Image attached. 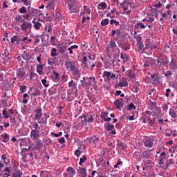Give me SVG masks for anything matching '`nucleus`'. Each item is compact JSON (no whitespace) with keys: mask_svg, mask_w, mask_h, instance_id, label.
Wrapping results in <instances>:
<instances>
[{"mask_svg":"<svg viewBox=\"0 0 177 177\" xmlns=\"http://www.w3.org/2000/svg\"><path fill=\"white\" fill-rule=\"evenodd\" d=\"M47 82L48 81L46 80V79H44L41 80V84H43L45 88H48V86H49V84H46Z\"/></svg>","mask_w":177,"mask_h":177,"instance_id":"nucleus-60","label":"nucleus"},{"mask_svg":"<svg viewBox=\"0 0 177 177\" xmlns=\"http://www.w3.org/2000/svg\"><path fill=\"white\" fill-rule=\"evenodd\" d=\"M57 48L59 50V53H60V55H63V53H64V52H66V50H67V46L64 45V44L63 43H59L57 45Z\"/></svg>","mask_w":177,"mask_h":177,"instance_id":"nucleus-7","label":"nucleus"},{"mask_svg":"<svg viewBox=\"0 0 177 177\" xmlns=\"http://www.w3.org/2000/svg\"><path fill=\"white\" fill-rule=\"evenodd\" d=\"M40 91L38 88H37L34 93H33V96H38V95H39Z\"/></svg>","mask_w":177,"mask_h":177,"instance_id":"nucleus-64","label":"nucleus"},{"mask_svg":"<svg viewBox=\"0 0 177 177\" xmlns=\"http://www.w3.org/2000/svg\"><path fill=\"white\" fill-rule=\"evenodd\" d=\"M62 135H63L62 131H60L58 134H56L54 132L51 133V136H55V138H59V136H62Z\"/></svg>","mask_w":177,"mask_h":177,"instance_id":"nucleus-61","label":"nucleus"},{"mask_svg":"<svg viewBox=\"0 0 177 177\" xmlns=\"http://www.w3.org/2000/svg\"><path fill=\"white\" fill-rule=\"evenodd\" d=\"M145 63H147L149 66H153V64H154V63H156V59H154L151 57H147L145 59Z\"/></svg>","mask_w":177,"mask_h":177,"instance_id":"nucleus-23","label":"nucleus"},{"mask_svg":"<svg viewBox=\"0 0 177 177\" xmlns=\"http://www.w3.org/2000/svg\"><path fill=\"white\" fill-rule=\"evenodd\" d=\"M170 67L171 70H177V61L176 59H171L170 62Z\"/></svg>","mask_w":177,"mask_h":177,"instance_id":"nucleus-20","label":"nucleus"},{"mask_svg":"<svg viewBox=\"0 0 177 177\" xmlns=\"http://www.w3.org/2000/svg\"><path fill=\"white\" fill-rule=\"evenodd\" d=\"M35 116L34 120L36 121H39L41 117H42V108H37L34 111Z\"/></svg>","mask_w":177,"mask_h":177,"instance_id":"nucleus-5","label":"nucleus"},{"mask_svg":"<svg viewBox=\"0 0 177 177\" xmlns=\"http://www.w3.org/2000/svg\"><path fill=\"white\" fill-rule=\"evenodd\" d=\"M125 3H127V1H123L120 5L124 12H127L128 10V6H125Z\"/></svg>","mask_w":177,"mask_h":177,"instance_id":"nucleus-47","label":"nucleus"},{"mask_svg":"<svg viewBox=\"0 0 177 177\" xmlns=\"http://www.w3.org/2000/svg\"><path fill=\"white\" fill-rule=\"evenodd\" d=\"M8 55L6 53L5 54H1L0 53V62L3 63V64H5L6 63V61L5 60V57H6Z\"/></svg>","mask_w":177,"mask_h":177,"instance_id":"nucleus-35","label":"nucleus"},{"mask_svg":"<svg viewBox=\"0 0 177 177\" xmlns=\"http://www.w3.org/2000/svg\"><path fill=\"white\" fill-rule=\"evenodd\" d=\"M150 157V153L149 151H144L141 153V158H149Z\"/></svg>","mask_w":177,"mask_h":177,"instance_id":"nucleus-37","label":"nucleus"},{"mask_svg":"<svg viewBox=\"0 0 177 177\" xmlns=\"http://www.w3.org/2000/svg\"><path fill=\"white\" fill-rule=\"evenodd\" d=\"M144 143L145 147H148L149 149H151V147H153V146L154 145L153 138H150L149 137H147L145 138V141Z\"/></svg>","mask_w":177,"mask_h":177,"instance_id":"nucleus-8","label":"nucleus"},{"mask_svg":"<svg viewBox=\"0 0 177 177\" xmlns=\"http://www.w3.org/2000/svg\"><path fill=\"white\" fill-rule=\"evenodd\" d=\"M106 129L108 131H113L114 129V125L113 124H107L106 125Z\"/></svg>","mask_w":177,"mask_h":177,"instance_id":"nucleus-42","label":"nucleus"},{"mask_svg":"<svg viewBox=\"0 0 177 177\" xmlns=\"http://www.w3.org/2000/svg\"><path fill=\"white\" fill-rule=\"evenodd\" d=\"M118 86H120L121 88L124 86H128V82L127 80H124L122 82H120L118 84Z\"/></svg>","mask_w":177,"mask_h":177,"instance_id":"nucleus-36","label":"nucleus"},{"mask_svg":"<svg viewBox=\"0 0 177 177\" xmlns=\"http://www.w3.org/2000/svg\"><path fill=\"white\" fill-rule=\"evenodd\" d=\"M21 38L19 37L17 35H15L11 38V43L12 44H20V41Z\"/></svg>","mask_w":177,"mask_h":177,"instance_id":"nucleus-21","label":"nucleus"},{"mask_svg":"<svg viewBox=\"0 0 177 177\" xmlns=\"http://www.w3.org/2000/svg\"><path fill=\"white\" fill-rule=\"evenodd\" d=\"M43 35L41 36H34L33 38L35 39V44H39L40 39L39 37H42Z\"/></svg>","mask_w":177,"mask_h":177,"instance_id":"nucleus-58","label":"nucleus"},{"mask_svg":"<svg viewBox=\"0 0 177 177\" xmlns=\"http://www.w3.org/2000/svg\"><path fill=\"white\" fill-rule=\"evenodd\" d=\"M42 142H41V140H38L36 141V146H35V149L37 150V151H39L42 149Z\"/></svg>","mask_w":177,"mask_h":177,"instance_id":"nucleus-27","label":"nucleus"},{"mask_svg":"<svg viewBox=\"0 0 177 177\" xmlns=\"http://www.w3.org/2000/svg\"><path fill=\"white\" fill-rule=\"evenodd\" d=\"M82 121H84L85 122H86V121L88 122H93V121H95V120L93 119V115H88L86 116H82Z\"/></svg>","mask_w":177,"mask_h":177,"instance_id":"nucleus-14","label":"nucleus"},{"mask_svg":"<svg viewBox=\"0 0 177 177\" xmlns=\"http://www.w3.org/2000/svg\"><path fill=\"white\" fill-rule=\"evenodd\" d=\"M39 138V130H31L30 131V138L32 140H35Z\"/></svg>","mask_w":177,"mask_h":177,"instance_id":"nucleus-11","label":"nucleus"},{"mask_svg":"<svg viewBox=\"0 0 177 177\" xmlns=\"http://www.w3.org/2000/svg\"><path fill=\"white\" fill-rule=\"evenodd\" d=\"M19 12L21 14L27 13V10L26 9V7L23 6L19 9Z\"/></svg>","mask_w":177,"mask_h":177,"instance_id":"nucleus-55","label":"nucleus"},{"mask_svg":"<svg viewBox=\"0 0 177 177\" xmlns=\"http://www.w3.org/2000/svg\"><path fill=\"white\" fill-rule=\"evenodd\" d=\"M73 75L77 77V78H81V72L78 71V68H75L73 71H72Z\"/></svg>","mask_w":177,"mask_h":177,"instance_id":"nucleus-26","label":"nucleus"},{"mask_svg":"<svg viewBox=\"0 0 177 177\" xmlns=\"http://www.w3.org/2000/svg\"><path fill=\"white\" fill-rule=\"evenodd\" d=\"M41 24L39 22H36L34 24V27H35V30H39V28H41Z\"/></svg>","mask_w":177,"mask_h":177,"instance_id":"nucleus-56","label":"nucleus"},{"mask_svg":"<svg viewBox=\"0 0 177 177\" xmlns=\"http://www.w3.org/2000/svg\"><path fill=\"white\" fill-rule=\"evenodd\" d=\"M27 97H29L28 94H27V93L24 94V95H23L24 104H27V103H28V100H27Z\"/></svg>","mask_w":177,"mask_h":177,"instance_id":"nucleus-39","label":"nucleus"},{"mask_svg":"<svg viewBox=\"0 0 177 177\" xmlns=\"http://www.w3.org/2000/svg\"><path fill=\"white\" fill-rule=\"evenodd\" d=\"M21 56L24 60H30V59L31 58L30 57V54H28L27 51H24Z\"/></svg>","mask_w":177,"mask_h":177,"instance_id":"nucleus-32","label":"nucleus"},{"mask_svg":"<svg viewBox=\"0 0 177 177\" xmlns=\"http://www.w3.org/2000/svg\"><path fill=\"white\" fill-rule=\"evenodd\" d=\"M134 38H136L137 39V46H138V49H139V50H142V49H143V42H142V37H137L134 36Z\"/></svg>","mask_w":177,"mask_h":177,"instance_id":"nucleus-16","label":"nucleus"},{"mask_svg":"<svg viewBox=\"0 0 177 177\" xmlns=\"http://www.w3.org/2000/svg\"><path fill=\"white\" fill-rule=\"evenodd\" d=\"M26 89H27V86H21L19 91H21V93H24V92H26Z\"/></svg>","mask_w":177,"mask_h":177,"instance_id":"nucleus-62","label":"nucleus"},{"mask_svg":"<svg viewBox=\"0 0 177 177\" xmlns=\"http://www.w3.org/2000/svg\"><path fill=\"white\" fill-rule=\"evenodd\" d=\"M48 171H41L40 172V177H48Z\"/></svg>","mask_w":177,"mask_h":177,"instance_id":"nucleus-49","label":"nucleus"},{"mask_svg":"<svg viewBox=\"0 0 177 177\" xmlns=\"http://www.w3.org/2000/svg\"><path fill=\"white\" fill-rule=\"evenodd\" d=\"M2 138L3 142H4L5 143H6V142H9V135L4 134L3 136H2Z\"/></svg>","mask_w":177,"mask_h":177,"instance_id":"nucleus-44","label":"nucleus"},{"mask_svg":"<svg viewBox=\"0 0 177 177\" xmlns=\"http://www.w3.org/2000/svg\"><path fill=\"white\" fill-rule=\"evenodd\" d=\"M66 171L68 173L69 177H73L75 175V170L71 167H68Z\"/></svg>","mask_w":177,"mask_h":177,"instance_id":"nucleus-22","label":"nucleus"},{"mask_svg":"<svg viewBox=\"0 0 177 177\" xmlns=\"http://www.w3.org/2000/svg\"><path fill=\"white\" fill-rule=\"evenodd\" d=\"M120 59H122L123 63H127L129 60H131L129 55L125 53H122L120 54Z\"/></svg>","mask_w":177,"mask_h":177,"instance_id":"nucleus-18","label":"nucleus"},{"mask_svg":"<svg viewBox=\"0 0 177 177\" xmlns=\"http://www.w3.org/2000/svg\"><path fill=\"white\" fill-rule=\"evenodd\" d=\"M33 129H31L32 131H39V125H38V123H35L32 126Z\"/></svg>","mask_w":177,"mask_h":177,"instance_id":"nucleus-52","label":"nucleus"},{"mask_svg":"<svg viewBox=\"0 0 177 177\" xmlns=\"http://www.w3.org/2000/svg\"><path fill=\"white\" fill-rule=\"evenodd\" d=\"M68 9H70L71 12L73 13H77V12H78L77 9L78 8V4H77V1H75V0H68Z\"/></svg>","mask_w":177,"mask_h":177,"instance_id":"nucleus-2","label":"nucleus"},{"mask_svg":"<svg viewBox=\"0 0 177 177\" xmlns=\"http://www.w3.org/2000/svg\"><path fill=\"white\" fill-rule=\"evenodd\" d=\"M109 24V19H105L101 21V26L104 27V26H107Z\"/></svg>","mask_w":177,"mask_h":177,"instance_id":"nucleus-50","label":"nucleus"},{"mask_svg":"<svg viewBox=\"0 0 177 177\" xmlns=\"http://www.w3.org/2000/svg\"><path fill=\"white\" fill-rule=\"evenodd\" d=\"M109 115V113L104 112L101 115L102 120H104V118Z\"/></svg>","mask_w":177,"mask_h":177,"instance_id":"nucleus-63","label":"nucleus"},{"mask_svg":"<svg viewBox=\"0 0 177 177\" xmlns=\"http://www.w3.org/2000/svg\"><path fill=\"white\" fill-rule=\"evenodd\" d=\"M86 59H87V60H90V61H92V62H93V60H95V57L93 56V55H88L87 56H86Z\"/></svg>","mask_w":177,"mask_h":177,"instance_id":"nucleus-59","label":"nucleus"},{"mask_svg":"<svg viewBox=\"0 0 177 177\" xmlns=\"http://www.w3.org/2000/svg\"><path fill=\"white\" fill-rule=\"evenodd\" d=\"M2 115L3 118H6V120H8L9 118V114L8 113V111L4 109L2 112Z\"/></svg>","mask_w":177,"mask_h":177,"instance_id":"nucleus-45","label":"nucleus"},{"mask_svg":"<svg viewBox=\"0 0 177 177\" xmlns=\"http://www.w3.org/2000/svg\"><path fill=\"white\" fill-rule=\"evenodd\" d=\"M159 13H160V11H158V10H157L156 8H153L151 10V15L156 17V19L158 17Z\"/></svg>","mask_w":177,"mask_h":177,"instance_id":"nucleus-33","label":"nucleus"},{"mask_svg":"<svg viewBox=\"0 0 177 177\" xmlns=\"http://www.w3.org/2000/svg\"><path fill=\"white\" fill-rule=\"evenodd\" d=\"M48 118H49V115L44 113V118H41L38 121V124L41 125H46L48 124Z\"/></svg>","mask_w":177,"mask_h":177,"instance_id":"nucleus-9","label":"nucleus"},{"mask_svg":"<svg viewBox=\"0 0 177 177\" xmlns=\"http://www.w3.org/2000/svg\"><path fill=\"white\" fill-rule=\"evenodd\" d=\"M110 24H111V26H113V24H115V26H120V22L114 19H111Z\"/></svg>","mask_w":177,"mask_h":177,"instance_id":"nucleus-53","label":"nucleus"},{"mask_svg":"<svg viewBox=\"0 0 177 177\" xmlns=\"http://www.w3.org/2000/svg\"><path fill=\"white\" fill-rule=\"evenodd\" d=\"M56 52H57V50L56 48H53L51 50L52 57H55V56H57V53H56Z\"/></svg>","mask_w":177,"mask_h":177,"instance_id":"nucleus-54","label":"nucleus"},{"mask_svg":"<svg viewBox=\"0 0 177 177\" xmlns=\"http://www.w3.org/2000/svg\"><path fill=\"white\" fill-rule=\"evenodd\" d=\"M82 64H84L87 68H93L95 67V63L93 61H91L86 58V56H84L82 58Z\"/></svg>","mask_w":177,"mask_h":177,"instance_id":"nucleus-3","label":"nucleus"},{"mask_svg":"<svg viewBox=\"0 0 177 177\" xmlns=\"http://www.w3.org/2000/svg\"><path fill=\"white\" fill-rule=\"evenodd\" d=\"M30 79L31 81H37L38 80V75L34 71H31L30 73Z\"/></svg>","mask_w":177,"mask_h":177,"instance_id":"nucleus-25","label":"nucleus"},{"mask_svg":"<svg viewBox=\"0 0 177 177\" xmlns=\"http://www.w3.org/2000/svg\"><path fill=\"white\" fill-rule=\"evenodd\" d=\"M16 75L18 80H24V78H26V71L23 68H19L17 70Z\"/></svg>","mask_w":177,"mask_h":177,"instance_id":"nucleus-4","label":"nucleus"},{"mask_svg":"<svg viewBox=\"0 0 177 177\" xmlns=\"http://www.w3.org/2000/svg\"><path fill=\"white\" fill-rule=\"evenodd\" d=\"M44 66H45L44 64H39L37 66V72L38 73V74L39 75H41V74H42V70H44Z\"/></svg>","mask_w":177,"mask_h":177,"instance_id":"nucleus-31","label":"nucleus"},{"mask_svg":"<svg viewBox=\"0 0 177 177\" xmlns=\"http://www.w3.org/2000/svg\"><path fill=\"white\" fill-rule=\"evenodd\" d=\"M157 63H159V68H162V66H167L169 63L168 57H165V58H158Z\"/></svg>","mask_w":177,"mask_h":177,"instance_id":"nucleus-6","label":"nucleus"},{"mask_svg":"<svg viewBox=\"0 0 177 177\" xmlns=\"http://www.w3.org/2000/svg\"><path fill=\"white\" fill-rule=\"evenodd\" d=\"M47 8H49V9H51V10H55V4H53V1L49 2Z\"/></svg>","mask_w":177,"mask_h":177,"instance_id":"nucleus-48","label":"nucleus"},{"mask_svg":"<svg viewBox=\"0 0 177 177\" xmlns=\"http://www.w3.org/2000/svg\"><path fill=\"white\" fill-rule=\"evenodd\" d=\"M129 48H131V45L128 43L122 45V49L124 50H128L129 49Z\"/></svg>","mask_w":177,"mask_h":177,"instance_id":"nucleus-51","label":"nucleus"},{"mask_svg":"<svg viewBox=\"0 0 177 177\" xmlns=\"http://www.w3.org/2000/svg\"><path fill=\"white\" fill-rule=\"evenodd\" d=\"M169 114L173 118H176L177 117V113H176V110L174 109H170L169 111Z\"/></svg>","mask_w":177,"mask_h":177,"instance_id":"nucleus-29","label":"nucleus"},{"mask_svg":"<svg viewBox=\"0 0 177 177\" xmlns=\"http://www.w3.org/2000/svg\"><path fill=\"white\" fill-rule=\"evenodd\" d=\"M114 104L116 106V109H121L124 107V99L120 98L119 100H117L114 102Z\"/></svg>","mask_w":177,"mask_h":177,"instance_id":"nucleus-13","label":"nucleus"},{"mask_svg":"<svg viewBox=\"0 0 177 177\" xmlns=\"http://www.w3.org/2000/svg\"><path fill=\"white\" fill-rule=\"evenodd\" d=\"M53 74L55 75V81H59L60 80V75H59V73L54 71L53 72Z\"/></svg>","mask_w":177,"mask_h":177,"instance_id":"nucleus-40","label":"nucleus"},{"mask_svg":"<svg viewBox=\"0 0 177 177\" xmlns=\"http://www.w3.org/2000/svg\"><path fill=\"white\" fill-rule=\"evenodd\" d=\"M114 48H117V44L114 40H111L109 44H107V50H111V49H114Z\"/></svg>","mask_w":177,"mask_h":177,"instance_id":"nucleus-17","label":"nucleus"},{"mask_svg":"<svg viewBox=\"0 0 177 177\" xmlns=\"http://www.w3.org/2000/svg\"><path fill=\"white\" fill-rule=\"evenodd\" d=\"M68 88L72 89L73 92H75V93H77V92L78 91V90H77V83H75V82H74V80H71V82H69Z\"/></svg>","mask_w":177,"mask_h":177,"instance_id":"nucleus-12","label":"nucleus"},{"mask_svg":"<svg viewBox=\"0 0 177 177\" xmlns=\"http://www.w3.org/2000/svg\"><path fill=\"white\" fill-rule=\"evenodd\" d=\"M144 165H146L147 167H153L154 165V162H153L150 160H147L143 161Z\"/></svg>","mask_w":177,"mask_h":177,"instance_id":"nucleus-30","label":"nucleus"},{"mask_svg":"<svg viewBox=\"0 0 177 177\" xmlns=\"http://www.w3.org/2000/svg\"><path fill=\"white\" fill-rule=\"evenodd\" d=\"M65 66H66L67 68H69L71 71H73L76 69V66L72 62H67L65 63Z\"/></svg>","mask_w":177,"mask_h":177,"instance_id":"nucleus-19","label":"nucleus"},{"mask_svg":"<svg viewBox=\"0 0 177 177\" xmlns=\"http://www.w3.org/2000/svg\"><path fill=\"white\" fill-rule=\"evenodd\" d=\"M142 21H146L147 23H153V21H154V17H149L148 19H142Z\"/></svg>","mask_w":177,"mask_h":177,"instance_id":"nucleus-41","label":"nucleus"},{"mask_svg":"<svg viewBox=\"0 0 177 177\" xmlns=\"http://www.w3.org/2000/svg\"><path fill=\"white\" fill-rule=\"evenodd\" d=\"M136 110V106L133 103H130L127 107V110L131 111V110Z\"/></svg>","mask_w":177,"mask_h":177,"instance_id":"nucleus-43","label":"nucleus"},{"mask_svg":"<svg viewBox=\"0 0 177 177\" xmlns=\"http://www.w3.org/2000/svg\"><path fill=\"white\" fill-rule=\"evenodd\" d=\"M135 28H141L142 30H145L146 28V26L142 23V21L137 22V24L134 26Z\"/></svg>","mask_w":177,"mask_h":177,"instance_id":"nucleus-24","label":"nucleus"},{"mask_svg":"<svg viewBox=\"0 0 177 177\" xmlns=\"http://www.w3.org/2000/svg\"><path fill=\"white\" fill-rule=\"evenodd\" d=\"M12 177H21V172L17 170V171L12 174Z\"/></svg>","mask_w":177,"mask_h":177,"instance_id":"nucleus-46","label":"nucleus"},{"mask_svg":"<svg viewBox=\"0 0 177 177\" xmlns=\"http://www.w3.org/2000/svg\"><path fill=\"white\" fill-rule=\"evenodd\" d=\"M86 160H87L86 156L84 155L82 156V158H80V159L79 165L82 166V164H84V162H85V161H86Z\"/></svg>","mask_w":177,"mask_h":177,"instance_id":"nucleus-38","label":"nucleus"},{"mask_svg":"<svg viewBox=\"0 0 177 177\" xmlns=\"http://www.w3.org/2000/svg\"><path fill=\"white\" fill-rule=\"evenodd\" d=\"M21 26H20V28L22 31H24V32H26V31H27L28 30H30V31H31V28H32V24H31L30 22H28L24 19H21Z\"/></svg>","mask_w":177,"mask_h":177,"instance_id":"nucleus-1","label":"nucleus"},{"mask_svg":"<svg viewBox=\"0 0 177 177\" xmlns=\"http://www.w3.org/2000/svg\"><path fill=\"white\" fill-rule=\"evenodd\" d=\"M97 8L100 10H104V9L107 8V3H106V2L100 3V4H98Z\"/></svg>","mask_w":177,"mask_h":177,"instance_id":"nucleus-28","label":"nucleus"},{"mask_svg":"<svg viewBox=\"0 0 177 177\" xmlns=\"http://www.w3.org/2000/svg\"><path fill=\"white\" fill-rule=\"evenodd\" d=\"M158 75L157 73H154L153 75H151V80H153V82H160L158 81L160 80V77L158 76Z\"/></svg>","mask_w":177,"mask_h":177,"instance_id":"nucleus-34","label":"nucleus"},{"mask_svg":"<svg viewBox=\"0 0 177 177\" xmlns=\"http://www.w3.org/2000/svg\"><path fill=\"white\" fill-rule=\"evenodd\" d=\"M102 77H106L108 81H110V80H114L115 78V74L109 71H104Z\"/></svg>","mask_w":177,"mask_h":177,"instance_id":"nucleus-10","label":"nucleus"},{"mask_svg":"<svg viewBox=\"0 0 177 177\" xmlns=\"http://www.w3.org/2000/svg\"><path fill=\"white\" fill-rule=\"evenodd\" d=\"M82 153V151H80V149H76L75 151V156H76V157H80V156H81Z\"/></svg>","mask_w":177,"mask_h":177,"instance_id":"nucleus-57","label":"nucleus"},{"mask_svg":"<svg viewBox=\"0 0 177 177\" xmlns=\"http://www.w3.org/2000/svg\"><path fill=\"white\" fill-rule=\"evenodd\" d=\"M78 174L81 177H86L88 174L86 173V169L84 167H79L77 169Z\"/></svg>","mask_w":177,"mask_h":177,"instance_id":"nucleus-15","label":"nucleus"}]
</instances>
